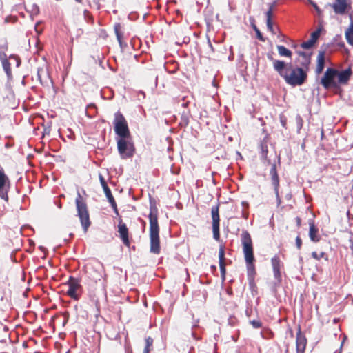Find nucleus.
I'll use <instances>...</instances> for the list:
<instances>
[{"mask_svg": "<svg viewBox=\"0 0 353 353\" xmlns=\"http://www.w3.org/2000/svg\"><path fill=\"white\" fill-rule=\"evenodd\" d=\"M274 70L291 86L296 87L304 84L307 78L308 70L299 66L292 68V64L283 61H274Z\"/></svg>", "mask_w": 353, "mask_h": 353, "instance_id": "f257e3e1", "label": "nucleus"}, {"mask_svg": "<svg viewBox=\"0 0 353 353\" xmlns=\"http://www.w3.org/2000/svg\"><path fill=\"white\" fill-rule=\"evenodd\" d=\"M150 214L148 219L150 221V252L159 254L161 251L159 240V227L158 223V209L155 201L150 199Z\"/></svg>", "mask_w": 353, "mask_h": 353, "instance_id": "f03ea898", "label": "nucleus"}, {"mask_svg": "<svg viewBox=\"0 0 353 353\" xmlns=\"http://www.w3.org/2000/svg\"><path fill=\"white\" fill-rule=\"evenodd\" d=\"M241 237L245 261L247 265L249 283L250 286H253L254 285V276L256 274V271L254 265V256L251 236L247 230H244Z\"/></svg>", "mask_w": 353, "mask_h": 353, "instance_id": "7ed1b4c3", "label": "nucleus"}, {"mask_svg": "<svg viewBox=\"0 0 353 353\" xmlns=\"http://www.w3.org/2000/svg\"><path fill=\"white\" fill-rule=\"evenodd\" d=\"M75 204L77 207V216L79 218L83 231L86 232L91 225V221L90 220L87 204L83 201L79 191L77 192V196L75 199Z\"/></svg>", "mask_w": 353, "mask_h": 353, "instance_id": "20e7f679", "label": "nucleus"}, {"mask_svg": "<svg viewBox=\"0 0 353 353\" xmlns=\"http://www.w3.org/2000/svg\"><path fill=\"white\" fill-rule=\"evenodd\" d=\"M113 123L114 132L119 138H130L131 137L128 123L121 112H117L114 114Z\"/></svg>", "mask_w": 353, "mask_h": 353, "instance_id": "39448f33", "label": "nucleus"}, {"mask_svg": "<svg viewBox=\"0 0 353 353\" xmlns=\"http://www.w3.org/2000/svg\"><path fill=\"white\" fill-rule=\"evenodd\" d=\"M117 142L118 152L121 159H126L133 157L135 148L131 137L130 138H118Z\"/></svg>", "mask_w": 353, "mask_h": 353, "instance_id": "423d86ee", "label": "nucleus"}, {"mask_svg": "<svg viewBox=\"0 0 353 353\" xmlns=\"http://www.w3.org/2000/svg\"><path fill=\"white\" fill-rule=\"evenodd\" d=\"M336 79V69L328 68L321 80V83L325 89L336 88L338 86Z\"/></svg>", "mask_w": 353, "mask_h": 353, "instance_id": "0eeeda50", "label": "nucleus"}, {"mask_svg": "<svg viewBox=\"0 0 353 353\" xmlns=\"http://www.w3.org/2000/svg\"><path fill=\"white\" fill-rule=\"evenodd\" d=\"M66 284L68 285V290L66 292L67 295L74 300H79L80 296L79 291L82 288L79 280L70 276Z\"/></svg>", "mask_w": 353, "mask_h": 353, "instance_id": "6e6552de", "label": "nucleus"}, {"mask_svg": "<svg viewBox=\"0 0 353 353\" xmlns=\"http://www.w3.org/2000/svg\"><path fill=\"white\" fill-rule=\"evenodd\" d=\"M10 189V179L5 174L3 169L0 168V198L6 202L9 200L8 192Z\"/></svg>", "mask_w": 353, "mask_h": 353, "instance_id": "1a4fd4ad", "label": "nucleus"}, {"mask_svg": "<svg viewBox=\"0 0 353 353\" xmlns=\"http://www.w3.org/2000/svg\"><path fill=\"white\" fill-rule=\"evenodd\" d=\"M271 169L270 170V175L271 176L272 184L274 187V190L276 199L277 205H280L281 203V198L279 194V177L276 171V163H274L271 164Z\"/></svg>", "mask_w": 353, "mask_h": 353, "instance_id": "9d476101", "label": "nucleus"}, {"mask_svg": "<svg viewBox=\"0 0 353 353\" xmlns=\"http://www.w3.org/2000/svg\"><path fill=\"white\" fill-rule=\"evenodd\" d=\"M99 181H100V183H101V186L103 188V190L104 191V193L105 194V196H106L108 202L110 203V204L111 207L112 208L114 212L117 214H118L119 212H118L117 205L116 201L114 200V198L112 196L111 190L108 186V184H107L104 177L101 174H99Z\"/></svg>", "mask_w": 353, "mask_h": 353, "instance_id": "9b49d317", "label": "nucleus"}, {"mask_svg": "<svg viewBox=\"0 0 353 353\" xmlns=\"http://www.w3.org/2000/svg\"><path fill=\"white\" fill-rule=\"evenodd\" d=\"M336 14L343 15L351 9V4L347 0H335V2L330 5Z\"/></svg>", "mask_w": 353, "mask_h": 353, "instance_id": "f8f14e48", "label": "nucleus"}, {"mask_svg": "<svg viewBox=\"0 0 353 353\" xmlns=\"http://www.w3.org/2000/svg\"><path fill=\"white\" fill-rule=\"evenodd\" d=\"M271 263L272 265V270L274 273V277L276 280L277 283H280L281 282V262L278 256H274L271 259Z\"/></svg>", "mask_w": 353, "mask_h": 353, "instance_id": "ddd939ff", "label": "nucleus"}, {"mask_svg": "<svg viewBox=\"0 0 353 353\" xmlns=\"http://www.w3.org/2000/svg\"><path fill=\"white\" fill-rule=\"evenodd\" d=\"M307 344V339L305 336L301 333L299 329L296 336V353H304Z\"/></svg>", "mask_w": 353, "mask_h": 353, "instance_id": "4468645a", "label": "nucleus"}, {"mask_svg": "<svg viewBox=\"0 0 353 353\" xmlns=\"http://www.w3.org/2000/svg\"><path fill=\"white\" fill-rule=\"evenodd\" d=\"M296 52L301 57V60L299 61V66L309 70L310 65L311 63L312 53L301 50H297Z\"/></svg>", "mask_w": 353, "mask_h": 353, "instance_id": "2eb2a0df", "label": "nucleus"}, {"mask_svg": "<svg viewBox=\"0 0 353 353\" xmlns=\"http://www.w3.org/2000/svg\"><path fill=\"white\" fill-rule=\"evenodd\" d=\"M118 232L123 244L126 246H129L130 241L128 236V228L126 225L121 221L119 222L118 225Z\"/></svg>", "mask_w": 353, "mask_h": 353, "instance_id": "dca6fc26", "label": "nucleus"}, {"mask_svg": "<svg viewBox=\"0 0 353 353\" xmlns=\"http://www.w3.org/2000/svg\"><path fill=\"white\" fill-rule=\"evenodd\" d=\"M352 74V70L350 68H348L342 71H338L336 70V77L337 81L339 84H345L349 81L351 75Z\"/></svg>", "mask_w": 353, "mask_h": 353, "instance_id": "f3484780", "label": "nucleus"}, {"mask_svg": "<svg viewBox=\"0 0 353 353\" xmlns=\"http://www.w3.org/2000/svg\"><path fill=\"white\" fill-rule=\"evenodd\" d=\"M3 103L6 108L14 110L17 108L19 102L16 99L14 94L12 92H10L6 97L3 98Z\"/></svg>", "mask_w": 353, "mask_h": 353, "instance_id": "a211bd4d", "label": "nucleus"}, {"mask_svg": "<svg viewBox=\"0 0 353 353\" xmlns=\"http://www.w3.org/2000/svg\"><path fill=\"white\" fill-rule=\"evenodd\" d=\"M268 136H265L264 139L261 141L259 148H260V154L261 158L264 160L267 164H271V161L268 158V142H267Z\"/></svg>", "mask_w": 353, "mask_h": 353, "instance_id": "6ab92c4d", "label": "nucleus"}, {"mask_svg": "<svg viewBox=\"0 0 353 353\" xmlns=\"http://www.w3.org/2000/svg\"><path fill=\"white\" fill-rule=\"evenodd\" d=\"M219 259L221 275L224 280L226 273L225 264V250L223 246H221L219 250Z\"/></svg>", "mask_w": 353, "mask_h": 353, "instance_id": "aec40b11", "label": "nucleus"}, {"mask_svg": "<svg viewBox=\"0 0 353 353\" xmlns=\"http://www.w3.org/2000/svg\"><path fill=\"white\" fill-rule=\"evenodd\" d=\"M310 230H309V236L312 241L316 243L320 240V236L318 235L319 230L315 226V224L313 221L310 220L309 222Z\"/></svg>", "mask_w": 353, "mask_h": 353, "instance_id": "412c9836", "label": "nucleus"}, {"mask_svg": "<svg viewBox=\"0 0 353 353\" xmlns=\"http://www.w3.org/2000/svg\"><path fill=\"white\" fill-rule=\"evenodd\" d=\"M325 51H319L317 56V65L316 68V73L317 74L321 73L325 68Z\"/></svg>", "mask_w": 353, "mask_h": 353, "instance_id": "4be33fe9", "label": "nucleus"}, {"mask_svg": "<svg viewBox=\"0 0 353 353\" xmlns=\"http://www.w3.org/2000/svg\"><path fill=\"white\" fill-rule=\"evenodd\" d=\"M0 61L2 63L3 69L6 74L8 79L11 80L12 79V74L10 68V63L8 61V57L0 59Z\"/></svg>", "mask_w": 353, "mask_h": 353, "instance_id": "5701e85b", "label": "nucleus"}, {"mask_svg": "<svg viewBox=\"0 0 353 353\" xmlns=\"http://www.w3.org/2000/svg\"><path fill=\"white\" fill-rule=\"evenodd\" d=\"M219 204L214 205L211 209L212 225H220V218L219 213Z\"/></svg>", "mask_w": 353, "mask_h": 353, "instance_id": "b1692460", "label": "nucleus"}, {"mask_svg": "<svg viewBox=\"0 0 353 353\" xmlns=\"http://www.w3.org/2000/svg\"><path fill=\"white\" fill-rule=\"evenodd\" d=\"M345 37L347 42L353 46V23H350L348 28L345 31Z\"/></svg>", "mask_w": 353, "mask_h": 353, "instance_id": "393cba45", "label": "nucleus"}, {"mask_svg": "<svg viewBox=\"0 0 353 353\" xmlns=\"http://www.w3.org/2000/svg\"><path fill=\"white\" fill-rule=\"evenodd\" d=\"M278 50V53L281 57H285L291 58L292 55V52L291 50L285 48L284 46L278 45L276 46Z\"/></svg>", "mask_w": 353, "mask_h": 353, "instance_id": "a878e982", "label": "nucleus"}, {"mask_svg": "<svg viewBox=\"0 0 353 353\" xmlns=\"http://www.w3.org/2000/svg\"><path fill=\"white\" fill-rule=\"evenodd\" d=\"M114 32H115L117 41L120 45V46L122 47V46H123L122 39H121L122 34L120 32V29H121L120 23H116L114 25Z\"/></svg>", "mask_w": 353, "mask_h": 353, "instance_id": "bb28decb", "label": "nucleus"}, {"mask_svg": "<svg viewBox=\"0 0 353 353\" xmlns=\"http://www.w3.org/2000/svg\"><path fill=\"white\" fill-rule=\"evenodd\" d=\"M190 112H183L181 114V121L179 123L181 125L186 126L189 122V114Z\"/></svg>", "mask_w": 353, "mask_h": 353, "instance_id": "cd10ccee", "label": "nucleus"}, {"mask_svg": "<svg viewBox=\"0 0 353 353\" xmlns=\"http://www.w3.org/2000/svg\"><path fill=\"white\" fill-rule=\"evenodd\" d=\"M321 30L322 28L321 27L318 28L315 31H314L312 34H311V37H310V39L316 43V42L317 41V40L319 39V37H320V34H321Z\"/></svg>", "mask_w": 353, "mask_h": 353, "instance_id": "c85d7f7f", "label": "nucleus"}, {"mask_svg": "<svg viewBox=\"0 0 353 353\" xmlns=\"http://www.w3.org/2000/svg\"><path fill=\"white\" fill-rule=\"evenodd\" d=\"M45 76L47 79H49V77L47 72L43 68H38L37 70V78L41 85H43V81L42 80V76Z\"/></svg>", "mask_w": 353, "mask_h": 353, "instance_id": "c756f323", "label": "nucleus"}, {"mask_svg": "<svg viewBox=\"0 0 353 353\" xmlns=\"http://www.w3.org/2000/svg\"><path fill=\"white\" fill-rule=\"evenodd\" d=\"M8 43L5 42L0 45V59L8 57L6 52L8 50Z\"/></svg>", "mask_w": 353, "mask_h": 353, "instance_id": "7c9ffc66", "label": "nucleus"}, {"mask_svg": "<svg viewBox=\"0 0 353 353\" xmlns=\"http://www.w3.org/2000/svg\"><path fill=\"white\" fill-rule=\"evenodd\" d=\"M213 238L219 241L220 239L219 225H212Z\"/></svg>", "mask_w": 353, "mask_h": 353, "instance_id": "2f4dec72", "label": "nucleus"}, {"mask_svg": "<svg viewBox=\"0 0 353 353\" xmlns=\"http://www.w3.org/2000/svg\"><path fill=\"white\" fill-rule=\"evenodd\" d=\"M295 121H296V128H297V132L299 133L301 129L303 127V121L299 114H297L296 116Z\"/></svg>", "mask_w": 353, "mask_h": 353, "instance_id": "473e14b6", "label": "nucleus"}, {"mask_svg": "<svg viewBox=\"0 0 353 353\" xmlns=\"http://www.w3.org/2000/svg\"><path fill=\"white\" fill-rule=\"evenodd\" d=\"M252 27L256 32V38L261 41H265V38L263 37V34H261L259 28L256 27V26L254 23H252Z\"/></svg>", "mask_w": 353, "mask_h": 353, "instance_id": "72a5a7b5", "label": "nucleus"}, {"mask_svg": "<svg viewBox=\"0 0 353 353\" xmlns=\"http://www.w3.org/2000/svg\"><path fill=\"white\" fill-rule=\"evenodd\" d=\"M315 43H314L310 39L304 41L301 44V47L303 49H310L314 46Z\"/></svg>", "mask_w": 353, "mask_h": 353, "instance_id": "f704fd0d", "label": "nucleus"}, {"mask_svg": "<svg viewBox=\"0 0 353 353\" xmlns=\"http://www.w3.org/2000/svg\"><path fill=\"white\" fill-rule=\"evenodd\" d=\"M273 14V4H270L268 10L266 12V21H272V17Z\"/></svg>", "mask_w": 353, "mask_h": 353, "instance_id": "c9c22d12", "label": "nucleus"}, {"mask_svg": "<svg viewBox=\"0 0 353 353\" xmlns=\"http://www.w3.org/2000/svg\"><path fill=\"white\" fill-rule=\"evenodd\" d=\"M250 323L252 325V327L255 329H258L262 327V323L259 320H250Z\"/></svg>", "mask_w": 353, "mask_h": 353, "instance_id": "e433bc0d", "label": "nucleus"}, {"mask_svg": "<svg viewBox=\"0 0 353 353\" xmlns=\"http://www.w3.org/2000/svg\"><path fill=\"white\" fill-rule=\"evenodd\" d=\"M325 253L323 252H321L319 254L316 252H312V256L316 260H320L321 258L325 257Z\"/></svg>", "mask_w": 353, "mask_h": 353, "instance_id": "4c0bfd02", "label": "nucleus"}, {"mask_svg": "<svg viewBox=\"0 0 353 353\" xmlns=\"http://www.w3.org/2000/svg\"><path fill=\"white\" fill-rule=\"evenodd\" d=\"M9 59H14L15 61V63H16V67H19L20 65H21V59L20 58L17 56V55H15V54H11L9 56Z\"/></svg>", "mask_w": 353, "mask_h": 353, "instance_id": "58836bf2", "label": "nucleus"}, {"mask_svg": "<svg viewBox=\"0 0 353 353\" xmlns=\"http://www.w3.org/2000/svg\"><path fill=\"white\" fill-rule=\"evenodd\" d=\"M267 28L268 30L273 34H276L275 29L273 27V23L272 21H266Z\"/></svg>", "mask_w": 353, "mask_h": 353, "instance_id": "ea45409f", "label": "nucleus"}, {"mask_svg": "<svg viewBox=\"0 0 353 353\" xmlns=\"http://www.w3.org/2000/svg\"><path fill=\"white\" fill-rule=\"evenodd\" d=\"M307 1L319 13L321 12L319 7L315 2H314L312 0H307Z\"/></svg>", "mask_w": 353, "mask_h": 353, "instance_id": "a19ab883", "label": "nucleus"}, {"mask_svg": "<svg viewBox=\"0 0 353 353\" xmlns=\"http://www.w3.org/2000/svg\"><path fill=\"white\" fill-rule=\"evenodd\" d=\"M302 245V240L299 236L296 238V246L298 249H301Z\"/></svg>", "mask_w": 353, "mask_h": 353, "instance_id": "79ce46f5", "label": "nucleus"}, {"mask_svg": "<svg viewBox=\"0 0 353 353\" xmlns=\"http://www.w3.org/2000/svg\"><path fill=\"white\" fill-rule=\"evenodd\" d=\"M153 343V339L148 336L145 339V346L150 347L152 345Z\"/></svg>", "mask_w": 353, "mask_h": 353, "instance_id": "37998d69", "label": "nucleus"}, {"mask_svg": "<svg viewBox=\"0 0 353 353\" xmlns=\"http://www.w3.org/2000/svg\"><path fill=\"white\" fill-rule=\"evenodd\" d=\"M280 120H281V125L283 128H286V123H287V121H286V119L284 118L282 115L280 116Z\"/></svg>", "mask_w": 353, "mask_h": 353, "instance_id": "c03bdc74", "label": "nucleus"}, {"mask_svg": "<svg viewBox=\"0 0 353 353\" xmlns=\"http://www.w3.org/2000/svg\"><path fill=\"white\" fill-rule=\"evenodd\" d=\"M349 243H350V248L353 252V234L351 235V236L349 239Z\"/></svg>", "mask_w": 353, "mask_h": 353, "instance_id": "a18cd8bd", "label": "nucleus"}, {"mask_svg": "<svg viewBox=\"0 0 353 353\" xmlns=\"http://www.w3.org/2000/svg\"><path fill=\"white\" fill-rule=\"evenodd\" d=\"M51 124H52V122H51V121L48 122V128H46L44 129V130H45V132H46V133H49V132H50V127Z\"/></svg>", "mask_w": 353, "mask_h": 353, "instance_id": "49530a36", "label": "nucleus"}, {"mask_svg": "<svg viewBox=\"0 0 353 353\" xmlns=\"http://www.w3.org/2000/svg\"><path fill=\"white\" fill-rule=\"evenodd\" d=\"M299 263L300 267L302 268L303 264V259L301 256H299Z\"/></svg>", "mask_w": 353, "mask_h": 353, "instance_id": "de8ad7c7", "label": "nucleus"}, {"mask_svg": "<svg viewBox=\"0 0 353 353\" xmlns=\"http://www.w3.org/2000/svg\"><path fill=\"white\" fill-rule=\"evenodd\" d=\"M47 114H48V117H50V118H54L56 116L55 112H51V114L49 112H47Z\"/></svg>", "mask_w": 353, "mask_h": 353, "instance_id": "09e8293b", "label": "nucleus"}, {"mask_svg": "<svg viewBox=\"0 0 353 353\" xmlns=\"http://www.w3.org/2000/svg\"><path fill=\"white\" fill-rule=\"evenodd\" d=\"M350 23H353V10L349 14Z\"/></svg>", "mask_w": 353, "mask_h": 353, "instance_id": "8fccbe9b", "label": "nucleus"}, {"mask_svg": "<svg viewBox=\"0 0 353 353\" xmlns=\"http://www.w3.org/2000/svg\"><path fill=\"white\" fill-rule=\"evenodd\" d=\"M268 58L269 60L272 61V64L274 65V61H278L277 59H274L272 56L270 55V54H268Z\"/></svg>", "mask_w": 353, "mask_h": 353, "instance_id": "3c124183", "label": "nucleus"}, {"mask_svg": "<svg viewBox=\"0 0 353 353\" xmlns=\"http://www.w3.org/2000/svg\"><path fill=\"white\" fill-rule=\"evenodd\" d=\"M150 347L145 346L144 350H143V353H149L150 351Z\"/></svg>", "mask_w": 353, "mask_h": 353, "instance_id": "603ef678", "label": "nucleus"}, {"mask_svg": "<svg viewBox=\"0 0 353 353\" xmlns=\"http://www.w3.org/2000/svg\"><path fill=\"white\" fill-rule=\"evenodd\" d=\"M188 105V102L185 101V99H183V103H181V106L183 108H186Z\"/></svg>", "mask_w": 353, "mask_h": 353, "instance_id": "864d4df0", "label": "nucleus"}, {"mask_svg": "<svg viewBox=\"0 0 353 353\" xmlns=\"http://www.w3.org/2000/svg\"><path fill=\"white\" fill-rule=\"evenodd\" d=\"M343 345V341L341 343L339 350L338 351H336L334 353H341Z\"/></svg>", "mask_w": 353, "mask_h": 353, "instance_id": "5fc2aeb1", "label": "nucleus"}, {"mask_svg": "<svg viewBox=\"0 0 353 353\" xmlns=\"http://www.w3.org/2000/svg\"><path fill=\"white\" fill-rule=\"evenodd\" d=\"M208 44L209 47L210 48V49H211L212 51H214V48H213V46H212V43H211V42H210V39H208Z\"/></svg>", "mask_w": 353, "mask_h": 353, "instance_id": "6e6d98bb", "label": "nucleus"}, {"mask_svg": "<svg viewBox=\"0 0 353 353\" xmlns=\"http://www.w3.org/2000/svg\"><path fill=\"white\" fill-rule=\"evenodd\" d=\"M291 198H292V194H291L290 193L287 194L285 195V199H286L290 200V199H291Z\"/></svg>", "mask_w": 353, "mask_h": 353, "instance_id": "4d7b16f0", "label": "nucleus"}, {"mask_svg": "<svg viewBox=\"0 0 353 353\" xmlns=\"http://www.w3.org/2000/svg\"><path fill=\"white\" fill-rule=\"evenodd\" d=\"M89 14V12H88L87 10H84V15H85V17H87V14Z\"/></svg>", "mask_w": 353, "mask_h": 353, "instance_id": "13d9d810", "label": "nucleus"}, {"mask_svg": "<svg viewBox=\"0 0 353 353\" xmlns=\"http://www.w3.org/2000/svg\"><path fill=\"white\" fill-rule=\"evenodd\" d=\"M296 221H297V223H298V225H299V224H300V223H301V219H300V218H299V217H297V218H296Z\"/></svg>", "mask_w": 353, "mask_h": 353, "instance_id": "bf43d9fd", "label": "nucleus"}, {"mask_svg": "<svg viewBox=\"0 0 353 353\" xmlns=\"http://www.w3.org/2000/svg\"><path fill=\"white\" fill-rule=\"evenodd\" d=\"M33 6H34V8H35L36 11H37V12H38V11H39V8H38V6H37V5H34Z\"/></svg>", "mask_w": 353, "mask_h": 353, "instance_id": "052dcab7", "label": "nucleus"}, {"mask_svg": "<svg viewBox=\"0 0 353 353\" xmlns=\"http://www.w3.org/2000/svg\"><path fill=\"white\" fill-rule=\"evenodd\" d=\"M323 136H324V132H323V130H321V139H323Z\"/></svg>", "mask_w": 353, "mask_h": 353, "instance_id": "680f3d73", "label": "nucleus"}, {"mask_svg": "<svg viewBox=\"0 0 353 353\" xmlns=\"http://www.w3.org/2000/svg\"><path fill=\"white\" fill-rule=\"evenodd\" d=\"M84 112L85 115H86V116H88V117H90V116L88 114V112L85 111V112Z\"/></svg>", "mask_w": 353, "mask_h": 353, "instance_id": "e2e57ef3", "label": "nucleus"}, {"mask_svg": "<svg viewBox=\"0 0 353 353\" xmlns=\"http://www.w3.org/2000/svg\"><path fill=\"white\" fill-rule=\"evenodd\" d=\"M140 94H141V95H143V97H145V93H144V92L141 91V92H140Z\"/></svg>", "mask_w": 353, "mask_h": 353, "instance_id": "0e129e2a", "label": "nucleus"}, {"mask_svg": "<svg viewBox=\"0 0 353 353\" xmlns=\"http://www.w3.org/2000/svg\"><path fill=\"white\" fill-rule=\"evenodd\" d=\"M237 154H238V155H240L241 159H242V156H241V154H240V152H237Z\"/></svg>", "mask_w": 353, "mask_h": 353, "instance_id": "69168bd1", "label": "nucleus"}, {"mask_svg": "<svg viewBox=\"0 0 353 353\" xmlns=\"http://www.w3.org/2000/svg\"><path fill=\"white\" fill-rule=\"evenodd\" d=\"M278 162L280 163V156L278 157Z\"/></svg>", "mask_w": 353, "mask_h": 353, "instance_id": "338daca9", "label": "nucleus"}, {"mask_svg": "<svg viewBox=\"0 0 353 353\" xmlns=\"http://www.w3.org/2000/svg\"><path fill=\"white\" fill-rule=\"evenodd\" d=\"M75 1L79 2V3H81L82 1V0H75Z\"/></svg>", "mask_w": 353, "mask_h": 353, "instance_id": "774afa93", "label": "nucleus"}]
</instances>
